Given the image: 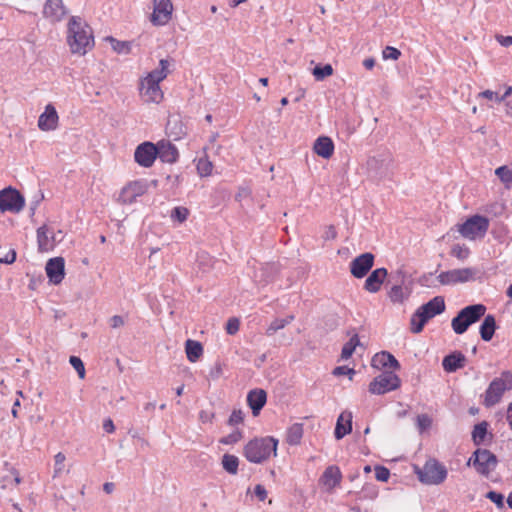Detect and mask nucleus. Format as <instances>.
I'll use <instances>...</instances> for the list:
<instances>
[{"instance_id":"60","label":"nucleus","mask_w":512,"mask_h":512,"mask_svg":"<svg viewBox=\"0 0 512 512\" xmlns=\"http://www.w3.org/2000/svg\"><path fill=\"white\" fill-rule=\"evenodd\" d=\"M496 39L504 47H509L512 45V36L497 35Z\"/></svg>"},{"instance_id":"39","label":"nucleus","mask_w":512,"mask_h":512,"mask_svg":"<svg viewBox=\"0 0 512 512\" xmlns=\"http://www.w3.org/2000/svg\"><path fill=\"white\" fill-rule=\"evenodd\" d=\"M107 40H109L112 44V48L115 52L119 54H128L131 51V43L128 41H119L114 39L113 37H108Z\"/></svg>"},{"instance_id":"26","label":"nucleus","mask_w":512,"mask_h":512,"mask_svg":"<svg viewBox=\"0 0 512 512\" xmlns=\"http://www.w3.org/2000/svg\"><path fill=\"white\" fill-rule=\"evenodd\" d=\"M37 242L38 248L41 252L53 249L55 244V237L49 232V229L46 225H43L37 229Z\"/></svg>"},{"instance_id":"4","label":"nucleus","mask_w":512,"mask_h":512,"mask_svg":"<svg viewBox=\"0 0 512 512\" xmlns=\"http://www.w3.org/2000/svg\"><path fill=\"white\" fill-rule=\"evenodd\" d=\"M486 306L473 304L461 309L452 319L451 326L456 334H463L474 323L478 322L486 313Z\"/></svg>"},{"instance_id":"46","label":"nucleus","mask_w":512,"mask_h":512,"mask_svg":"<svg viewBox=\"0 0 512 512\" xmlns=\"http://www.w3.org/2000/svg\"><path fill=\"white\" fill-rule=\"evenodd\" d=\"M389 298L392 302H402L404 299L403 288L400 285H394L391 287L389 293Z\"/></svg>"},{"instance_id":"53","label":"nucleus","mask_w":512,"mask_h":512,"mask_svg":"<svg viewBox=\"0 0 512 512\" xmlns=\"http://www.w3.org/2000/svg\"><path fill=\"white\" fill-rule=\"evenodd\" d=\"M241 438H242V432L237 430V431L230 433L226 437L222 438L220 440V442L222 444L229 445V444L237 443Z\"/></svg>"},{"instance_id":"28","label":"nucleus","mask_w":512,"mask_h":512,"mask_svg":"<svg viewBox=\"0 0 512 512\" xmlns=\"http://www.w3.org/2000/svg\"><path fill=\"white\" fill-rule=\"evenodd\" d=\"M341 479L342 474L339 467L332 465L325 469L321 482L329 489H333L340 483Z\"/></svg>"},{"instance_id":"21","label":"nucleus","mask_w":512,"mask_h":512,"mask_svg":"<svg viewBox=\"0 0 512 512\" xmlns=\"http://www.w3.org/2000/svg\"><path fill=\"white\" fill-rule=\"evenodd\" d=\"M44 16L51 21H59L66 14L62 0H47L43 10Z\"/></svg>"},{"instance_id":"14","label":"nucleus","mask_w":512,"mask_h":512,"mask_svg":"<svg viewBox=\"0 0 512 512\" xmlns=\"http://www.w3.org/2000/svg\"><path fill=\"white\" fill-rule=\"evenodd\" d=\"M157 158V147L152 142H143L137 146L134 159L142 167H151Z\"/></svg>"},{"instance_id":"34","label":"nucleus","mask_w":512,"mask_h":512,"mask_svg":"<svg viewBox=\"0 0 512 512\" xmlns=\"http://www.w3.org/2000/svg\"><path fill=\"white\" fill-rule=\"evenodd\" d=\"M221 464L227 473L235 475L238 472L239 458L232 454H224Z\"/></svg>"},{"instance_id":"37","label":"nucleus","mask_w":512,"mask_h":512,"mask_svg":"<svg viewBox=\"0 0 512 512\" xmlns=\"http://www.w3.org/2000/svg\"><path fill=\"white\" fill-rule=\"evenodd\" d=\"M358 345H360V341L358 335L355 333L351 336L350 340L344 344L341 351V358L344 360L350 358Z\"/></svg>"},{"instance_id":"38","label":"nucleus","mask_w":512,"mask_h":512,"mask_svg":"<svg viewBox=\"0 0 512 512\" xmlns=\"http://www.w3.org/2000/svg\"><path fill=\"white\" fill-rule=\"evenodd\" d=\"M167 129L170 131V135L174 136L175 140L180 139L183 135L186 134L182 123L177 119H169L167 123Z\"/></svg>"},{"instance_id":"42","label":"nucleus","mask_w":512,"mask_h":512,"mask_svg":"<svg viewBox=\"0 0 512 512\" xmlns=\"http://www.w3.org/2000/svg\"><path fill=\"white\" fill-rule=\"evenodd\" d=\"M212 167V163L207 158H200L197 162V171L201 177L209 176Z\"/></svg>"},{"instance_id":"11","label":"nucleus","mask_w":512,"mask_h":512,"mask_svg":"<svg viewBox=\"0 0 512 512\" xmlns=\"http://www.w3.org/2000/svg\"><path fill=\"white\" fill-rule=\"evenodd\" d=\"M475 270L473 268L452 269L441 272L437 279L442 285H455L458 283H466L474 278Z\"/></svg>"},{"instance_id":"18","label":"nucleus","mask_w":512,"mask_h":512,"mask_svg":"<svg viewBox=\"0 0 512 512\" xmlns=\"http://www.w3.org/2000/svg\"><path fill=\"white\" fill-rule=\"evenodd\" d=\"M388 275L386 268L373 270L364 283V289L370 293H377Z\"/></svg>"},{"instance_id":"49","label":"nucleus","mask_w":512,"mask_h":512,"mask_svg":"<svg viewBox=\"0 0 512 512\" xmlns=\"http://www.w3.org/2000/svg\"><path fill=\"white\" fill-rule=\"evenodd\" d=\"M432 424V419L427 414H420L417 416V426L420 432L428 429Z\"/></svg>"},{"instance_id":"47","label":"nucleus","mask_w":512,"mask_h":512,"mask_svg":"<svg viewBox=\"0 0 512 512\" xmlns=\"http://www.w3.org/2000/svg\"><path fill=\"white\" fill-rule=\"evenodd\" d=\"M262 276L264 277V282H269L273 278V274H275L278 271V267L276 264H266L262 269Z\"/></svg>"},{"instance_id":"64","label":"nucleus","mask_w":512,"mask_h":512,"mask_svg":"<svg viewBox=\"0 0 512 512\" xmlns=\"http://www.w3.org/2000/svg\"><path fill=\"white\" fill-rule=\"evenodd\" d=\"M506 419L510 428L512 429V402L508 406Z\"/></svg>"},{"instance_id":"27","label":"nucleus","mask_w":512,"mask_h":512,"mask_svg":"<svg viewBox=\"0 0 512 512\" xmlns=\"http://www.w3.org/2000/svg\"><path fill=\"white\" fill-rule=\"evenodd\" d=\"M143 192V186L140 183L134 182L122 189L119 199L125 204H131L138 196L142 195Z\"/></svg>"},{"instance_id":"9","label":"nucleus","mask_w":512,"mask_h":512,"mask_svg":"<svg viewBox=\"0 0 512 512\" xmlns=\"http://www.w3.org/2000/svg\"><path fill=\"white\" fill-rule=\"evenodd\" d=\"M25 205V199L20 192L12 187L0 191V210L2 212L19 213Z\"/></svg>"},{"instance_id":"52","label":"nucleus","mask_w":512,"mask_h":512,"mask_svg":"<svg viewBox=\"0 0 512 512\" xmlns=\"http://www.w3.org/2000/svg\"><path fill=\"white\" fill-rule=\"evenodd\" d=\"M486 498L494 502L497 507L502 508L504 506V496L496 491H489L486 494Z\"/></svg>"},{"instance_id":"62","label":"nucleus","mask_w":512,"mask_h":512,"mask_svg":"<svg viewBox=\"0 0 512 512\" xmlns=\"http://www.w3.org/2000/svg\"><path fill=\"white\" fill-rule=\"evenodd\" d=\"M512 94V86H508L506 88L505 93L502 96L496 95V101L498 103L503 102L507 97H509Z\"/></svg>"},{"instance_id":"20","label":"nucleus","mask_w":512,"mask_h":512,"mask_svg":"<svg viewBox=\"0 0 512 512\" xmlns=\"http://www.w3.org/2000/svg\"><path fill=\"white\" fill-rule=\"evenodd\" d=\"M267 401V394L263 389L251 390L247 395V403L252 410L253 416L259 415Z\"/></svg>"},{"instance_id":"31","label":"nucleus","mask_w":512,"mask_h":512,"mask_svg":"<svg viewBox=\"0 0 512 512\" xmlns=\"http://www.w3.org/2000/svg\"><path fill=\"white\" fill-rule=\"evenodd\" d=\"M186 355L190 362H196L203 353V347L200 342L187 340L185 344Z\"/></svg>"},{"instance_id":"41","label":"nucleus","mask_w":512,"mask_h":512,"mask_svg":"<svg viewBox=\"0 0 512 512\" xmlns=\"http://www.w3.org/2000/svg\"><path fill=\"white\" fill-rule=\"evenodd\" d=\"M65 460L66 457L62 452H58L54 456V471H53V478L59 477L65 469Z\"/></svg>"},{"instance_id":"59","label":"nucleus","mask_w":512,"mask_h":512,"mask_svg":"<svg viewBox=\"0 0 512 512\" xmlns=\"http://www.w3.org/2000/svg\"><path fill=\"white\" fill-rule=\"evenodd\" d=\"M254 493L261 501H263L267 496V492H266L264 486H262L260 484L255 486Z\"/></svg>"},{"instance_id":"10","label":"nucleus","mask_w":512,"mask_h":512,"mask_svg":"<svg viewBox=\"0 0 512 512\" xmlns=\"http://www.w3.org/2000/svg\"><path fill=\"white\" fill-rule=\"evenodd\" d=\"M400 386L399 377L392 372H383L369 384V392L382 395L393 391Z\"/></svg>"},{"instance_id":"36","label":"nucleus","mask_w":512,"mask_h":512,"mask_svg":"<svg viewBox=\"0 0 512 512\" xmlns=\"http://www.w3.org/2000/svg\"><path fill=\"white\" fill-rule=\"evenodd\" d=\"M488 423L483 421L474 426L472 431V439L476 445H480L484 442L487 435Z\"/></svg>"},{"instance_id":"33","label":"nucleus","mask_w":512,"mask_h":512,"mask_svg":"<svg viewBox=\"0 0 512 512\" xmlns=\"http://www.w3.org/2000/svg\"><path fill=\"white\" fill-rule=\"evenodd\" d=\"M295 319L293 314L287 315L283 319H274L270 325L267 327L265 334L267 336H273L278 330L285 328L288 324H290Z\"/></svg>"},{"instance_id":"2","label":"nucleus","mask_w":512,"mask_h":512,"mask_svg":"<svg viewBox=\"0 0 512 512\" xmlns=\"http://www.w3.org/2000/svg\"><path fill=\"white\" fill-rule=\"evenodd\" d=\"M278 440L273 437L254 438L243 449L245 458L251 462L260 464L268 460L273 454H277Z\"/></svg>"},{"instance_id":"51","label":"nucleus","mask_w":512,"mask_h":512,"mask_svg":"<svg viewBox=\"0 0 512 512\" xmlns=\"http://www.w3.org/2000/svg\"><path fill=\"white\" fill-rule=\"evenodd\" d=\"M390 477V471L384 466L375 467V478L378 481L386 482Z\"/></svg>"},{"instance_id":"44","label":"nucleus","mask_w":512,"mask_h":512,"mask_svg":"<svg viewBox=\"0 0 512 512\" xmlns=\"http://www.w3.org/2000/svg\"><path fill=\"white\" fill-rule=\"evenodd\" d=\"M451 255L463 261L469 257L470 250L465 245L456 244L451 249Z\"/></svg>"},{"instance_id":"7","label":"nucleus","mask_w":512,"mask_h":512,"mask_svg":"<svg viewBox=\"0 0 512 512\" xmlns=\"http://www.w3.org/2000/svg\"><path fill=\"white\" fill-rule=\"evenodd\" d=\"M497 463V457L491 451L479 448L469 458L467 465H472L479 474L488 476Z\"/></svg>"},{"instance_id":"63","label":"nucleus","mask_w":512,"mask_h":512,"mask_svg":"<svg viewBox=\"0 0 512 512\" xmlns=\"http://www.w3.org/2000/svg\"><path fill=\"white\" fill-rule=\"evenodd\" d=\"M496 95H498L497 93L491 91V90H485L481 93H479V96L480 97H484V98H487L489 100H495L496 101Z\"/></svg>"},{"instance_id":"35","label":"nucleus","mask_w":512,"mask_h":512,"mask_svg":"<svg viewBox=\"0 0 512 512\" xmlns=\"http://www.w3.org/2000/svg\"><path fill=\"white\" fill-rule=\"evenodd\" d=\"M495 174L509 188L512 185V162L509 165H503L495 170Z\"/></svg>"},{"instance_id":"56","label":"nucleus","mask_w":512,"mask_h":512,"mask_svg":"<svg viewBox=\"0 0 512 512\" xmlns=\"http://www.w3.org/2000/svg\"><path fill=\"white\" fill-rule=\"evenodd\" d=\"M109 323L112 328H119L125 324V321L122 316L114 315L110 318Z\"/></svg>"},{"instance_id":"55","label":"nucleus","mask_w":512,"mask_h":512,"mask_svg":"<svg viewBox=\"0 0 512 512\" xmlns=\"http://www.w3.org/2000/svg\"><path fill=\"white\" fill-rule=\"evenodd\" d=\"M213 418H214V413L213 412H210V411H207V410H202L199 413V420L202 423H211Z\"/></svg>"},{"instance_id":"19","label":"nucleus","mask_w":512,"mask_h":512,"mask_svg":"<svg viewBox=\"0 0 512 512\" xmlns=\"http://www.w3.org/2000/svg\"><path fill=\"white\" fill-rule=\"evenodd\" d=\"M156 147L157 157H159L162 162L174 163L177 161L179 157L178 150L170 141L161 140L156 144Z\"/></svg>"},{"instance_id":"61","label":"nucleus","mask_w":512,"mask_h":512,"mask_svg":"<svg viewBox=\"0 0 512 512\" xmlns=\"http://www.w3.org/2000/svg\"><path fill=\"white\" fill-rule=\"evenodd\" d=\"M103 429L107 433H113L114 432L115 426H114L113 421L110 418L104 420V422H103Z\"/></svg>"},{"instance_id":"54","label":"nucleus","mask_w":512,"mask_h":512,"mask_svg":"<svg viewBox=\"0 0 512 512\" xmlns=\"http://www.w3.org/2000/svg\"><path fill=\"white\" fill-rule=\"evenodd\" d=\"M240 322L237 318H230L226 324V332L229 335H234L239 331Z\"/></svg>"},{"instance_id":"5","label":"nucleus","mask_w":512,"mask_h":512,"mask_svg":"<svg viewBox=\"0 0 512 512\" xmlns=\"http://www.w3.org/2000/svg\"><path fill=\"white\" fill-rule=\"evenodd\" d=\"M512 390V372L503 371L499 377L494 378L484 393L483 404L493 407L498 404L506 391Z\"/></svg>"},{"instance_id":"23","label":"nucleus","mask_w":512,"mask_h":512,"mask_svg":"<svg viewBox=\"0 0 512 512\" xmlns=\"http://www.w3.org/2000/svg\"><path fill=\"white\" fill-rule=\"evenodd\" d=\"M313 150L318 156L329 159L334 153V143L330 137L320 136L315 140Z\"/></svg>"},{"instance_id":"43","label":"nucleus","mask_w":512,"mask_h":512,"mask_svg":"<svg viewBox=\"0 0 512 512\" xmlns=\"http://www.w3.org/2000/svg\"><path fill=\"white\" fill-rule=\"evenodd\" d=\"M189 215V210L185 207L178 206L175 207L171 212V219L174 221H178L179 223H183L187 220Z\"/></svg>"},{"instance_id":"1","label":"nucleus","mask_w":512,"mask_h":512,"mask_svg":"<svg viewBox=\"0 0 512 512\" xmlns=\"http://www.w3.org/2000/svg\"><path fill=\"white\" fill-rule=\"evenodd\" d=\"M67 42L72 53L85 55L94 46L90 26L79 17H72L68 23Z\"/></svg>"},{"instance_id":"15","label":"nucleus","mask_w":512,"mask_h":512,"mask_svg":"<svg viewBox=\"0 0 512 512\" xmlns=\"http://www.w3.org/2000/svg\"><path fill=\"white\" fill-rule=\"evenodd\" d=\"M374 264V255L370 252L363 253L350 263L351 274L358 279L367 275Z\"/></svg>"},{"instance_id":"3","label":"nucleus","mask_w":512,"mask_h":512,"mask_svg":"<svg viewBox=\"0 0 512 512\" xmlns=\"http://www.w3.org/2000/svg\"><path fill=\"white\" fill-rule=\"evenodd\" d=\"M445 310V301L442 296H436L427 303L420 306L416 312L411 316L410 319V330L411 332L418 334L420 333L425 324L435 317L441 314Z\"/></svg>"},{"instance_id":"16","label":"nucleus","mask_w":512,"mask_h":512,"mask_svg":"<svg viewBox=\"0 0 512 512\" xmlns=\"http://www.w3.org/2000/svg\"><path fill=\"white\" fill-rule=\"evenodd\" d=\"M49 281L55 285L60 284L65 276V260L63 257H54L47 261L45 266Z\"/></svg>"},{"instance_id":"25","label":"nucleus","mask_w":512,"mask_h":512,"mask_svg":"<svg viewBox=\"0 0 512 512\" xmlns=\"http://www.w3.org/2000/svg\"><path fill=\"white\" fill-rule=\"evenodd\" d=\"M352 431V414L343 412L337 419L334 435L337 440L342 439Z\"/></svg>"},{"instance_id":"30","label":"nucleus","mask_w":512,"mask_h":512,"mask_svg":"<svg viewBox=\"0 0 512 512\" xmlns=\"http://www.w3.org/2000/svg\"><path fill=\"white\" fill-rule=\"evenodd\" d=\"M496 327L495 317L491 314L486 315L479 328L481 339L486 342L490 341L493 338Z\"/></svg>"},{"instance_id":"8","label":"nucleus","mask_w":512,"mask_h":512,"mask_svg":"<svg viewBox=\"0 0 512 512\" xmlns=\"http://www.w3.org/2000/svg\"><path fill=\"white\" fill-rule=\"evenodd\" d=\"M488 227L489 221L487 218L475 215L460 225L459 232L464 238L473 240L477 237H483L487 232Z\"/></svg>"},{"instance_id":"29","label":"nucleus","mask_w":512,"mask_h":512,"mask_svg":"<svg viewBox=\"0 0 512 512\" xmlns=\"http://www.w3.org/2000/svg\"><path fill=\"white\" fill-rule=\"evenodd\" d=\"M170 67V61L168 59H161L159 61V67L155 68L154 70L150 71L145 78L160 83L164 79L167 78V76L170 73L169 70Z\"/></svg>"},{"instance_id":"40","label":"nucleus","mask_w":512,"mask_h":512,"mask_svg":"<svg viewBox=\"0 0 512 512\" xmlns=\"http://www.w3.org/2000/svg\"><path fill=\"white\" fill-rule=\"evenodd\" d=\"M312 74L318 81H322L326 77L333 74V68L330 64H326L324 66L317 65L314 67Z\"/></svg>"},{"instance_id":"45","label":"nucleus","mask_w":512,"mask_h":512,"mask_svg":"<svg viewBox=\"0 0 512 512\" xmlns=\"http://www.w3.org/2000/svg\"><path fill=\"white\" fill-rule=\"evenodd\" d=\"M69 362L77 371L79 378L83 379L85 377V367L83 361L77 356H70Z\"/></svg>"},{"instance_id":"17","label":"nucleus","mask_w":512,"mask_h":512,"mask_svg":"<svg viewBox=\"0 0 512 512\" xmlns=\"http://www.w3.org/2000/svg\"><path fill=\"white\" fill-rule=\"evenodd\" d=\"M58 121L59 116L55 107L52 104H48L38 118V127L42 131H53L57 128Z\"/></svg>"},{"instance_id":"58","label":"nucleus","mask_w":512,"mask_h":512,"mask_svg":"<svg viewBox=\"0 0 512 512\" xmlns=\"http://www.w3.org/2000/svg\"><path fill=\"white\" fill-rule=\"evenodd\" d=\"M355 371L351 368H348L346 366H338L333 370L334 375H345V374H354Z\"/></svg>"},{"instance_id":"24","label":"nucleus","mask_w":512,"mask_h":512,"mask_svg":"<svg viewBox=\"0 0 512 512\" xmlns=\"http://www.w3.org/2000/svg\"><path fill=\"white\" fill-rule=\"evenodd\" d=\"M466 362V357L461 352H453L444 357L442 366L446 372H455L463 368Z\"/></svg>"},{"instance_id":"48","label":"nucleus","mask_w":512,"mask_h":512,"mask_svg":"<svg viewBox=\"0 0 512 512\" xmlns=\"http://www.w3.org/2000/svg\"><path fill=\"white\" fill-rule=\"evenodd\" d=\"M383 59L385 60H398L401 56L400 50L392 46H386L382 52Z\"/></svg>"},{"instance_id":"13","label":"nucleus","mask_w":512,"mask_h":512,"mask_svg":"<svg viewBox=\"0 0 512 512\" xmlns=\"http://www.w3.org/2000/svg\"><path fill=\"white\" fill-rule=\"evenodd\" d=\"M172 12L171 0H153V13L150 20L155 26H163L170 21Z\"/></svg>"},{"instance_id":"6","label":"nucleus","mask_w":512,"mask_h":512,"mask_svg":"<svg viewBox=\"0 0 512 512\" xmlns=\"http://www.w3.org/2000/svg\"><path fill=\"white\" fill-rule=\"evenodd\" d=\"M418 478L422 483L429 485H439L447 477L446 467L435 459L428 460L422 469L417 472Z\"/></svg>"},{"instance_id":"12","label":"nucleus","mask_w":512,"mask_h":512,"mask_svg":"<svg viewBox=\"0 0 512 512\" xmlns=\"http://www.w3.org/2000/svg\"><path fill=\"white\" fill-rule=\"evenodd\" d=\"M159 84L145 77L140 80L139 90L144 102L159 104L163 100L164 93Z\"/></svg>"},{"instance_id":"22","label":"nucleus","mask_w":512,"mask_h":512,"mask_svg":"<svg viewBox=\"0 0 512 512\" xmlns=\"http://www.w3.org/2000/svg\"><path fill=\"white\" fill-rule=\"evenodd\" d=\"M372 366L377 369H383V368H394L398 369L400 367V364L398 360L389 352L382 351L380 353H377L373 356Z\"/></svg>"},{"instance_id":"57","label":"nucleus","mask_w":512,"mask_h":512,"mask_svg":"<svg viewBox=\"0 0 512 512\" xmlns=\"http://www.w3.org/2000/svg\"><path fill=\"white\" fill-rule=\"evenodd\" d=\"M336 236H337V232H336L334 226L331 225V226L326 227L324 234H323V238L325 240H333L336 238Z\"/></svg>"},{"instance_id":"32","label":"nucleus","mask_w":512,"mask_h":512,"mask_svg":"<svg viewBox=\"0 0 512 512\" xmlns=\"http://www.w3.org/2000/svg\"><path fill=\"white\" fill-rule=\"evenodd\" d=\"M303 437V424L294 423L287 430L286 441L290 445H297Z\"/></svg>"},{"instance_id":"50","label":"nucleus","mask_w":512,"mask_h":512,"mask_svg":"<svg viewBox=\"0 0 512 512\" xmlns=\"http://www.w3.org/2000/svg\"><path fill=\"white\" fill-rule=\"evenodd\" d=\"M243 420H244V413L242 412V410L235 409L232 411V413L228 419V424L230 426H235V425L242 423Z\"/></svg>"}]
</instances>
